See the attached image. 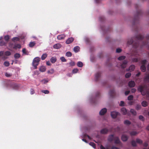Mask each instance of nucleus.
Returning a JSON list of instances; mask_svg holds the SVG:
<instances>
[{
    "instance_id": "obj_25",
    "label": "nucleus",
    "mask_w": 149,
    "mask_h": 149,
    "mask_svg": "<svg viewBox=\"0 0 149 149\" xmlns=\"http://www.w3.org/2000/svg\"><path fill=\"white\" fill-rule=\"evenodd\" d=\"M141 71L143 72H145L146 70V67L145 66V65H142L141 66Z\"/></svg>"
},
{
    "instance_id": "obj_21",
    "label": "nucleus",
    "mask_w": 149,
    "mask_h": 149,
    "mask_svg": "<svg viewBox=\"0 0 149 149\" xmlns=\"http://www.w3.org/2000/svg\"><path fill=\"white\" fill-rule=\"evenodd\" d=\"M7 43L6 42H5L4 41L2 40L0 42V46H5L6 45Z\"/></svg>"
},
{
    "instance_id": "obj_34",
    "label": "nucleus",
    "mask_w": 149,
    "mask_h": 149,
    "mask_svg": "<svg viewBox=\"0 0 149 149\" xmlns=\"http://www.w3.org/2000/svg\"><path fill=\"white\" fill-rule=\"evenodd\" d=\"M14 57L16 59H18L20 57V55L19 53H16L15 54Z\"/></svg>"
},
{
    "instance_id": "obj_62",
    "label": "nucleus",
    "mask_w": 149,
    "mask_h": 149,
    "mask_svg": "<svg viewBox=\"0 0 149 149\" xmlns=\"http://www.w3.org/2000/svg\"><path fill=\"white\" fill-rule=\"evenodd\" d=\"M30 93L31 94H33L34 93V91L33 89H31Z\"/></svg>"
},
{
    "instance_id": "obj_23",
    "label": "nucleus",
    "mask_w": 149,
    "mask_h": 149,
    "mask_svg": "<svg viewBox=\"0 0 149 149\" xmlns=\"http://www.w3.org/2000/svg\"><path fill=\"white\" fill-rule=\"evenodd\" d=\"M142 105L144 107H146L148 105V102L145 101H143L141 103Z\"/></svg>"
},
{
    "instance_id": "obj_53",
    "label": "nucleus",
    "mask_w": 149,
    "mask_h": 149,
    "mask_svg": "<svg viewBox=\"0 0 149 149\" xmlns=\"http://www.w3.org/2000/svg\"><path fill=\"white\" fill-rule=\"evenodd\" d=\"M139 118L140 120L142 121H144L145 120L143 116L141 115H140L139 116Z\"/></svg>"
},
{
    "instance_id": "obj_49",
    "label": "nucleus",
    "mask_w": 149,
    "mask_h": 149,
    "mask_svg": "<svg viewBox=\"0 0 149 149\" xmlns=\"http://www.w3.org/2000/svg\"><path fill=\"white\" fill-rule=\"evenodd\" d=\"M60 59L62 62H65L66 61V60L64 57L62 56L60 58Z\"/></svg>"
},
{
    "instance_id": "obj_30",
    "label": "nucleus",
    "mask_w": 149,
    "mask_h": 149,
    "mask_svg": "<svg viewBox=\"0 0 149 149\" xmlns=\"http://www.w3.org/2000/svg\"><path fill=\"white\" fill-rule=\"evenodd\" d=\"M36 43L35 42H30L29 45L30 47H33L35 46Z\"/></svg>"
},
{
    "instance_id": "obj_50",
    "label": "nucleus",
    "mask_w": 149,
    "mask_h": 149,
    "mask_svg": "<svg viewBox=\"0 0 149 149\" xmlns=\"http://www.w3.org/2000/svg\"><path fill=\"white\" fill-rule=\"evenodd\" d=\"M78 71V70L77 68H75L73 70L72 72L73 73H76Z\"/></svg>"
},
{
    "instance_id": "obj_59",
    "label": "nucleus",
    "mask_w": 149,
    "mask_h": 149,
    "mask_svg": "<svg viewBox=\"0 0 149 149\" xmlns=\"http://www.w3.org/2000/svg\"><path fill=\"white\" fill-rule=\"evenodd\" d=\"M122 50L120 48H118L116 50V52L117 53H120L121 52Z\"/></svg>"
},
{
    "instance_id": "obj_2",
    "label": "nucleus",
    "mask_w": 149,
    "mask_h": 149,
    "mask_svg": "<svg viewBox=\"0 0 149 149\" xmlns=\"http://www.w3.org/2000/svg\"><path fill=\"white\" fill-rule=\"evenodd\" d=\"M19 87L18 84L13 82L9 83L7 86V87H10L14 90L18 89Z\"/></svg>"
},
{
    "instance_id": "obj_20",
    "label": "nucleus",
    "mask_w": 149,
    "mask_h": 149,
    "mask_svg": "<svg viewBox=\"0 0 149 149\" xmlns=\"http://www.w3.org/2000/svg\"><path fill=\"white\" fill-rule=\"evenodd\" d=\"M65 37V36L64 35H58L57 37V38L59 40H61L63 39Z\"/></svg>"
},
{
    "instance_id": "obj_18",
    "label": "nucleus",
    "mask_w": 149,
    "mask_h": 149,
    "mask_svg": "<svg viewBox=\"0 0 149 149\" xmlns=\"http://www.w3.org/2000/svg\"><path fill=\"white\" fill-rule=\"evenodd\" d=\"M61 45L60 43H57L53 46V47L54 49H58L61 47Z\"/></svg>"
},
{
    "instance_id": "obj_35",
    "label": "nucleus",
    "mask_w": 149,
    "mask_h": 149,
    "mask_svg": "<svg viewBox=\"0 0 149 149\" xmlns=\"http://www.w3.org/2000/svg\"><path fill=\"white\" fill-rule=\"evenodd\" d=\"M124 124H125L126 125H129L130 124H131V123L129 120H125L124 121Z\"/></svg>"
},
{
    "instance_id": "obj_43",
    "label": "nucleus",
    "mask_w": 149,
    "mask_h": 149,
    "mask_svg": "<svg viewBox=\"0 0 149 149\" xmlns=\"http://www.w3.org/2000/svg\"><path fill=\"white\" fill-rule=\"evenodd\" d=\"M41 92L45 94H48L49 93V92L47 90H42L41 91Z\"/></svg>"
},
{
    "instance_id": "obj_58",
    "label": "nucleus",
    "mask_w": 149,
    "mask_h": 149,
    "mask_svg": "<svg viewBox=\"0 0 149 149\" xmlns=\"http://www.w3.org/2000/svg\"><path fill=\"white\" fill-rule=\"evenodd\" d=\"M120 106H124V102L123 101H121L120 102Z\"/></svg>"
},
{
    "instance_id": "obj_9",
    "label": "nucleus",
    "mask_w": 149,
    "mask_h": 149,
    "mask_svg": "<svg viewBox=\"0 0 149 149\" xmlns=\"http://www.w3.org/2000/svg\"><path fill=\"white\" fill-rule=\"evenodd\" d=\"M114 143L116 144H119L120 143V139L117 136H115L114 138Z\"/></svg>"
},
{
    "instance_id": "obj_16",
    "label": "nucleus",
    "mask_w": 149,
    "mask_h": 149,
    "mask_svg": "<svg viewBox=\"0 0 149 149\" xmlns=\"http://www.w3.org/2000/svg\"><path fill=\"white\" fill-rule=\"evenodd\" d=\"M109 94L111 97H113L115 94L114 90H111L109 92Z\"/></svg>"
},
{
    "instance_id": "obj_13",
    "label": "nucleus",
    "mask_w": 149,
    "mask_h": 149,
    "mask_svg": "<svg viewBox=\"0 0 149 149\" xmlns=\"http://www.w3.org/2000/svg\"><path fill=\"white\" fill-rule=\"evenodd\" d=\"M101 75V72H97L95 75V80L96 81L98 80L99 78H100Z\"/></svg>"
},
{
    "instance_id": "obj_46",
    "label": "nucleus",
    "mask_w": 149,
    "mask_h": 149,
    "mask_svg": "<svg viewBox=\"0 0 149 149\" xmlns=\"http://www.w3.org/2000/svg\"><path fill=\"white\" fill-rule=\"evenodd\" d=\"M4 65L6 67H8L9 66L10 63H9V62L6 61H5L4 63Z\"/></svg>"
},
{
    "instance_id": "obj_38",
    "label": "nucleus",
    "mask_w": 149,
    "mask_h": 149,
    "mask_svg": "<svg viewBox=\"0 0 149 149\" xmlns=\"http://www.w3.org/2000/svg\"><path fill=\"white\" fill-rule=\"evenodd\" d=\"M65 55L67 57H71L72 55V54L70 52H68L66 53Z\"/></svg>"
},
{
    "instance_id": "obj_26",
    "label": "nucleus",
    "mask_w": 149,
    "mask_h": 149,
    "mask_svg": "<svg viewBox=\"0 0 149 149\" xmlns=\"http://www.w3.org/2000/svg\"><path fill=\"white\" fill-rule=\"evenodd\" d=\"M138 134V133L135 131H132L130 132V134L131 136H135Z\"/></svg>"
},
{
    "instance_id": "obj_1",
    "label": "nucleus",
    "mask_w": 149,
    "mask_h": 149,
    "mask_svg": "<svg viewBox=\"0 0 149 149\" xmlns=\"http://www.w3.org/2000/svg\"><path fill=\"white\" fill-rule=\"evenodd\" d=\"M144 37L141 34L137 35L136 37L132 38L129 40L127 43L129 45L133 44V47L135 48H137L139 45V41H141L143 39Z\"/></svg>"
},
{
    "instance_id": "obj_42",
    "label": "nucleus",
    "mask_w": 149,
    "mask_h": 149,
    "mask_svg": "<svg viewBox=\"0 0 149 149\" xmlns=\"http://www.w3.org/2000/svg\"><path fill=\"white\" fill-rule=\"evenodd\" d=\"M89 145L91 146H92L94 148H95L96 146L95 144L93 142H90L89 143Z\"/></svg>"
},
{
    "instance_id": "obj_56",
    "label": "nucleus",
    "mask_w": 149,
    "mask_h": 149,
    "mask_svg": "<svg viewBox=\"0 0 149 149\" xmlns=\"http://www.w3.org/2000/svg\"><path fill=\"white\" fill-rule=\"evenodd\" d=\"M104 18L103 16H100L99 17V19L101 21H103L104 20Z\"/></svg>"
},
{
    "instance_id": "obj_3",
    "label": "nucleus",
    "mask_w": 149,
    "mask_h": 149,
    "mask_svg": "<svg viewBox=\"0 0 149 149\" xmlns=\"http://www.w3.org/2000/svg\"><path fill=\"white\" fill-rule=\"evenodd\" d=\"M142 11L141 10H139L137 11L134 20V22L133 24V25L135 24L136 22L138 20L139 17L142 15Z\"/></svg>"
},
{
    "instance_id": "obj_10",
    "label": "nucleus",
    "mask_w": 149,
    "mask_h": 149,
    "mask_svg": "<svg viewBox=\"0 0 149 149\" xmlns=\"http://www.w3.org/2000/svg\"><path fill=\"white\" fill-rule=\"evenodd\" d=\"M100 96V93L99 92H97L96 94L95 98L94 100H92V102L94 103H95L96 100L98 97H99Z\"/></svg>"
},
{
    "instance_id": "obj_11",
    "label": "nucleus",
    "mask_w": 149,
    "mask_h": 149,
    "mask_svg": "<svg viewBox=\"0 0 149 149\" xmlns=\"http://www.w3.org/2000/svg\"><path fill=\"white\" fill-rule=\"evenodd\" d=\"M74 40V39L73 38H70L66 41V43L67 44H70Z\"/></svg>"
},
{
    "instance_id": "obj_51",
    "label": "nucleus",
    "mask_w": 149,
    "mask_h": 149,
    "mask_svg": "<svg viewBox=\"0 0 149 149\" xmlns=\"http://www.w3.org/2000/svg\"><path fill=\"white\" fill-rule=\"evenodd\" d=\"M133 96L132 95H130L127 98L128 100H133Z\"/></svg>"
},
{
    "instance_id": "obj_4",
    "label": "nucleus",
    "mask_w": 149,
    "mask_h": 149,
    "mask_svg": "<svg viewBox=\"0 0 149 149\" xmlns=\"http://www.w3.org/2000/svg\"><path fill=\"white\" fill-rule=\"evenodd\" d=\"M40 61V58L38 57H36L33 59L32 63V65L34 66L35 69L37 68V66L38 65Z\"/></svg>"
},
{
    "instance_id": "obj_44",
    "label": "nucleus",
    "mask_w": 149,
    "mask_h": 149,
    "mask_svg": "<svg viewBox=\"0 0 149 149\" xmlns=\"http://www.w3.org/2000/svg\"><path fill=\"white\" fill-rule=\"evenodd\" d=\"M131 75V73L130 72H128L125 74V77L126 78H128L130 77Z\"/></svg>"
},
{
    "instance_id": "obj_19",
    "label": "nucleus",
    "mask_w": 149,
    "mask_h": 149,
    "mask_svg": "<svg viewBox=\"0 0 149 149\" xmlns=\"http://www.w3.org/2000/svg\"><path fill=\"white\" fill-rule=\"evenodd\" d=\"M144 81L145 82H149V74H147L144 78Z\"/></svg>"
},
{
    "instance_id": "obj_60",
    "label": "nucleus",
    "mask_w": 149,
    "mask_h": 149,
    "mask_svg": "<svg viewBox=\"0 0 149 149\" xmlns=\"http://www.w3.org/2000/svg\"><path fill=\"white\" fill-rule=\"evenodd\" d=\"M120 129L119 127H118L115 129V131L116 132H119Z\"/></svg>"
},
{
    "instance_id": "obj_28",
    "label": "nucleus",
    "mask_w": 149,
    "mask_h": 149,
    "mask_svg": "<svg viewBox=\"0 0 149 149\" xmlns=\"http://www.w3.org/2000/svg\"><path fill=\"white\" fill-rule=\"evenodd\" d=\"M135 66L134 65H131L129 67V70L131 71H133L134 69Z\"/></svg>"
},
{
    "instance_id": "obj_63",
    "label": "nucleus",
    "mask_w": 149,
    "mask_h": 149,
    "mask_svg": "<svg viewBox=\"0 0 149 149\" xmlns=\"http://www.w3.org/2000/svg\"><path fill=\"white\" fill-rule=\"evenodd\" d=\"M148 143L146 142H145L143 144V146L145 147H147L148 146Z\"/></svg>"
},
{
    "instance_id": "obj_24",
    "label": "nucleus",
    "mask_w": 149,
    "mask_h": 149,
    "mask_svg": "<svg viewBox=\"0 0 149 149\" xmlns=\"http://www.w3.org/2000/svg\"><path fill=\"white\" fill-rule=\"evenodd\" d=\"M50 61L52 63H54L56 61V58L55 57H52L50 59Z\"/></svg>"
},
{
    "instance_id": "obj_52",
    "label": "nucleus",
    "mask_w": 149,
    "mask_h": 149,
    "mask_svg": "<svg viewBox=\"0 0 149 149\" xmlns=\"http://www.w3.org/2000/svg\"><path fill=\"white\" fill-rule=\"evenodd\" d=\"M54 72V70L53 69H52L48 71L47 73L50 74H52Z\"/></svg>"
},
{
    "instance_id": "obj_31",
    "label": "nucleus",
    "mask_w": 149,
    "mask_h": 149,
    "mask_svg": "<svg viewBox=\"0 0 149 149\" xmlns=\"http://www.w3.org/2000/svg\"><path fill=\"white\" fill-rule=\"evenodd\" d=\"M136 142L140 144H142L143 143V141L139 139H136Z\"/></svg>"
},
{
    "instance_id": "obj_41",
    "label": "nucleus",
    "mask_w": 149,
    "mask_h": 149,
    "mask_svg": "<svg viewBox=\"0 0 149 149\" xmlns=\"http://www.w3.org/2000/svg\"><path fill=\"white\" fill-rule=\"evenodd\" d=\"M21 47V45L19 44H17L16 45H15L13 47V48L14 49H16V48H18L19 49Z\"/></svg>"
},
{
    "instance_id": "obj_6",
    "label": "nucleus",
    "mask_w": 149,
    "mask_h": 149,
    "mask_svg": "<svg viewBox=\"0 0 149 149\" xmlns=\"http://www.w3.org/2000/svg\"><path fill=\"white\" fill-rule=\"evenodd\" d=\"M107 110L105 108L102 109L99 112L100 114L101 115H104L107 112Z\"/></svg>"
},
{
    "instance_id": "obj_37",
    "label": "nucleus",
    "mask_w": 149,
    "mask_h": 149,
    "mask_svg": "<svg viewBox=\"0 0 149 149\" xmlns=\"http://www.w3.org/2000/svg\"><path fill=\"white\" fill-rule=\"evenodd\" d=\"M4 39L6 42H7L9 40L10 38L8 35H6L4 36Z\"/></svg>"
},
{
    "instance_id": "obj_33",
    "label": "nucleus",
    "mask_w": 149,
    "mask_h": 149,
    "mask_svg": "<svg viewBox=\"0 0 149 149\" xmlns=\"http://www.w3.org/2000/svg\"><path fill=\"white\" fill-rule=\"evenodd\" d=\"M46 70V68L44 66H42L40 68V70L42 72H44Z\"/></svg>"
},
{
    "instance_id": "obj_55",
    "label": "nucleus",
    "mask_w": 149,
    "mask_h": 149,
    "mask_svg": "<svg viewBox=\"0 0 149 149\" xmlns=\"http://www.w3.org/2000/svg\"><path fill=\"white\" fill-rule=\"evenodd\" d=\"M41 81L43 82L44 84H45L48 82V80L47 79H44L42 80Z\"/></svg>"
},
{
    "instance_id": "obj_15",
    "label": "nucleus",
    "mask_w": 149,
    "mask_h": 149,
    "mask_svg": "<svg viewBox=\"0 0 149 149\" xmlns=\"http://www.w3.org/2000/svg\"><path fill=\"white\" fill-rule=\"evenodd\" d=\"M121 112L123 115H126L127 112V111L125 107L122 108L121 109Z\"/></svg>"
},
{
    "instance_id": "obj_47",
    "label": "nucleus",
    "mask_w": 149,
    "mask_h": 149,
    "mask_svg": "<svg viewBox=\"0 0 149 149\" xmlns=\"http://www.w3.org/2000/svg\"><path fill=\"white\" fill-rule=\"evenodd\" d=\"M11 54V53L8 51H7L5 52V54L6 56H9Z\"/></svg>"
},
{
    "instance_id": "obj_29",
    "label": "nucleus",
    "mask_w": 149,
    "mask_h": 149,
    "mask_svg": "<svg viewBox=\"0 0 149 149\" xmlns=\"http://www.w3.org/2000/svg\"><path fill=\"white\" fill-rule=\"evenodd\" d=\"M80 48L78 46H76L74 48V50L75 52H77L79 51Z\"/></svg>"
},
{
    "instance_id": "obj_61",
    "label": "nucleus",
    "mask_w": 149,
    "mask_h": 149,
    "mask_svg": "<svg viewBox=\"0 0 149 149\" xmlns=\"http://www.w3.org/2000/svg\"><path fill=\"white\" fill-rule=\"evenodd\" d=\"M4 54V52L3 51H1L0 52V56H3Z\"/></svg>"
},
{
    "instance_id": "obj_57",
    "label": "nucleus",
    "mask_w": 149,
    "mask_h": 149,
    "mask_svg": "<svg viewBox=\"0 0 149 149\" xmlns=\"http://www.w3.org/2000/svg\"><path fill=\"white\" fill-rule=\"evenodd\" d=\"M141 108V106L140 105H137L136 107V109L137 110H139Z\"/></svg>"
},
{
    "instance_id": "obj_45",
    "label": "nucleus",
    "mask_w": 149,
    "mask_h": 149,
    "mask_svg": "<svg viewBox=\"0 0 149 149\" xmlns=\"http://www.w3.org/2000/svg\"><path fill=\"white\" fill-rule=\"evenodd\" d=\"M131 144L134 147H135L136 146V142L134 140H132L131 142Z\"/></svg>"
},
{
    "instance_id": "obj_5",
    "label": "nucleus",
    "mask_w": 149,
    "mask_h": 149,
    "mask_svg": "<svg viewBox=\"0 0 149 149\" xmlns=\"http://www.w3.org/2000/svg\"><path fill=\"white\" fill-rule=\"evenodd\" d=\"M120 113L116 111H112L111 112V116L113 118H115Z\"/></svg>"
},
{
    "instance_id": "obj_7",
    "label": "nucleus",
    "mask_w": 149,
    "mask_h": 149,
    "mask_svg": "<svg viewBox=\"0 0 149 149\" xmlns=\"http://www.w3.org/2000/svg\"><path fill=\"white\" fill-rule=\"evenodd\" d=\"M115 137L113 134H111L109 136L108 140L109 141L111 142L114 140Z\"/></svg>"
},
{
    "instance_id": "obj_36",
    "label": "nucleus",
    "mask_w": 149,
    "mask_h": 149,
    "mask_svg": "<svg viewBox=\"0 0 149 149\" xmlns=\"http://www.w3.org/2000/svg\"><path fill=\"white\" fill-rule=\"evenodd\" d=\"M77 66L79 67H82L83 65L81 61H79L77 63Z\"/></svg>"
},
{
    "instance_id": "obj_32",
    "label": "nucleus",
    "mask_w": 149,
    "mask_h": 149,
    "mask_svg": "<svg viewBox=\"0 0 149 149\" xmlns=\"http://www.w3.org/2000/svg\"><path fill=\"white\" fill-rule=\"evenodd\" d=\"M130 111L131 113L134 115L135 116L136 114V111L134 109H132L130 110Z\"/></svg>"
},
{
    "instance_id": "obj_14",
    "label": "nucleus",
    "mask_w": 149,
    "mask_h": 149,
    "mask_svg": "<svg viewBox=\"0 0 149 149\" xmlns=\"http://www.w3.org/2000/svg\"><path fill=\"white\" fill-rule=\"evenodd\" d=\"M128 139V137L125 135H122L121 137V139L123 141H127Z\"/></svg>"
},
{
    "instance_id": "obj_64",
    "label": "nucleus",
    "mask_w": 149,
    "mask_h": 149,
    "mask_svg": "<svg viewBox=\"0 0 149 149\" xmlns=\"http://www.w3.org/2000/svg\"><path fill=\"white\" fill-rule=\"evenodd\" d=\"M111 149H119L118 148L115 147L114 146H113L111 148Z\"/></svg>"
},
{
    "instance_id": "obj_17",
    "label": "nucleus",
    "mask_w": 149,
    "mask_h": 149,
    "mask_svg": "<svg viewBox=\"0 0 149 149\" xmlns=\"http://www.w3.org/2000/svg\"><path fill=\"white\" fill-rule=\"evenodd\" d=\"M108 132V130L107 129L104 128L101 130L100 133L102 134H106Z\"/></svg>"
},
{
    "instance_id": "obj_27",
    "label": "nucleus",
    "mask_w": 149,
    "mask_h": 149,
    "mask_svg": "<svg viewBox=\"0 0 149 149\" xmlns=\"http://www.w3.org/2000/svg\"><path fill=\"white\" fill-rule=\"evenodd\" d=\"M75 62L74 61H71L70 63H67L66 65H69V66H74L75 65Z\"/></svg>"
},
{
    "instance_id": "obj_12",
    "label": "nucleus",
    "mask_w": 149,
    "mask_h": 149,
    "mask_svg": "<svg viewBox=\"0 0 149 149\" xmlns=\"http://www.w3.org/2000/svg\"><path fill=\"white\" fill-rule=\"evenodd\" d=\"M127 63V61L126 60H124L123 61V63L121 65V67L123 68H125Z\"/></svg>"
},
{
    "instance_id": "obj_40",
    "label": "nucleus",
    "mask_w": 149,
    "mask_h": 149,
    "mask_svg": "<svg viewBox=\"0 0 149 149\" xmlns=\"http://www.w3.org/2000/svg\"><path fill=\"white\" fill-rule=\"evenodd\" d=\"M125 56H121L119 57L118 58V60L121 61L124 59L125 58Z\"/></svg>"
},
{
    "instance_id": "obj_48",
    "label": "nucleus",
    "mask_w": 149,
    "mask_h": 149,
    "mask_svg": "<svg viewBox=\"0 0 149 149\" xmlns=\"http://www.w3.org/2000/svg\"><path fill=\"white\" fill-rule=\"evenodd\" d=\"M147 61L145 59L141 61V63L142 64V65H145V64L146 63H147Z\"/></svg>"
},
{
    "instance_id": "obj_22",
    "label": "nucleus",
    "mask_w": 149,
    "mask_h": 149,
    "mask_svg": "<svg viewBox=\"0 0 149 149\" xmlns=\"http://www.w3.org/2000/svg\"><path fill=\"white\" fill-rule=\"evenodd\" d=\"M47 54L46 53L43 54L41 56L42 60H44L47 56Z\"/></svg>"
},
{
    "instance_id": "obj_39",
    "label": "nucleus",
    "mask_w": 149,
    "mask_h": 149,
    "mask_svg": "<svg viewBox=\"0 0 149 149\" xmlns=\"http://www.w3.org/2000/svg\"><path fill=\"white\" fill-rule=\"evenodd\" d=\"M19 40V38L17 37H13L12 39V40L13 41H18Z\"/></svg>"
},
{
    "instance_id": "obj_8",
    "label": "nucleus",
    "mask_w": 149,
    "mask_h": 149,
    "mask_svg": "<svg viewBox=\"0 0 149 149\" xmlns=\"http://www.w3.org/2000/svg\"><path fill=\"white\" fill-rule=\"evenodd\" d=\"M128 85L130 87H133L135 86V84L134 81H131L129 82L128 83Z\"/></svg>"
},
{
    "instance_id": "obj_54",
    "label": "nucleus",
    "mask_w": 149,
    "mask_h": 149,
    "mask_svg": "<svg viewBox=\"0 0 149 149\" xmlns=\"http://www.w3.org/2000/svg\"><path fill=\"white\" fill-rule=\"evenodd\" d=\"M5 76L7 77H9L12 76V74L10 73H8L7 72H6L5 74Z\"/></svg>"
}]
</instances>
